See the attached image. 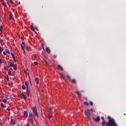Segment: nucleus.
I'll return each mask as SVG.
<instances>
[{
    "mask_svg": "<svg viewBox=\"0 0 126 126\" xmlns=\"http://www.w3.org/2000/svg\"><path fill=\"white\" fill-rule=\"evenodd\" d=\"M25 48H26V50H27V51H28L29 52H30V51H31V48H30V47L29 46H27L25 45Z\"/></svg>",
    "mask_w": 126,
    "mask_h": 126,
    "instance_id": "nucleus-10",
    "label": "nucleus"
},
{
    "mask_svg": "<svg viewBox=\"0 0 126 126\" xmlns=\"http://www.w3.org/2000/svg\"><path fill=\"white\" fill-rule=\"evenodd\" d=\"M32 126H35V125H33Z\"/></svg>",
    "mask_w": 126,
    "mask_h": 126,
    "instance_id": "nucleus-57",
    "label": "nucleus"
},
{
    "mask_svg": "<svg viewBox=\"0 0 126 126\" xmlns=\"http://www.w3.org/2000/svg\"><path fill=\"white\" fill-rule=\"evenodd\" d=\"M107 123H106V122L105 121H103L102 122V125L103 126H104L105 125L106 126V124H107Z\"/></svg>",
    "mask_w": 126,
    "mask_h": 126,
    "instance_id": "nucleus-24",
    "label": "nucleus"
},
{
    "mask_svg": "<svg viewBox=\"0 0 126 126\" xmlns=\"http://www.w3.org/2000/svg\"><path fill=\"white\" fill-rule=\"evenodd\" d=\"M84 113L85 116H86L88 119H90V116H91V114L90 113V110H85Z\"/></svg>",
    "mask_w": 126,
    "mask_h": 126,
    "instance_id": "nucleus-3",
    "label": "nucleus"
},
{
    "mask_svg": "<svg viewBox=\"0 0 126 126\" xmlns=\"http://www.w3.org/2000/svg\"><path fill=\"white\" fill-rule=\"evenodd\" d=\"M57 69L59 70H63V67L61 65H58Z\"/></svg>",
    "mask_w": 126,
    "mask_h": 126,
    "instance_id": "nucleus-11",
    "label": "nucleus"
},
{
    "mask_svg": "<svg viewBox=\"0 0 126 126\" xmlns=\"http://www.w3.org/2000/svg\"><path fill=\"white\" fill-rule=\"evenodd\" d=\"M26 91H27V94L28 96H29V95H30V89H29V88H26Z\"/></svg>",
    "mask_w": 126,
    "mask_h": 126,
    "instance_id": "nucleus-8",
    "label": "nucleus"
},
{
    "mask_svg": "<svg viewBox=\"0 0 126 126\" xmlns=\"http://www.w3.org/2000/svg\"><path fill=\"white\" fill-rule=\"evenodd\" d=\"M53 62H54V63L55 62V61L54 60H53Z\"/></svg>",
    "mask_w": 126,
    "mask_h": 126,
    "instance_id": "nucleus-55",
    "label": "nucleus"
},
{
    "mask_svg": "<svg viewBox=\"0 0 126 126\" xmlns=\"http://www.w3.org/2000/svg\"><path fill=\"white\" fill-rule=\"evenodd\" d=\"M22 89H23V90H26V88L25 87V85H23L22 86Z\"/></svg>",
    "mask_w": 126,
    "mask_h": 126,
    "instance_id": "nucleus-23",
    "label": "nucleus"
},
{
    "mask_svg": "<svg viewBox=\"0 0 126 126\" xmlns=\"http://www.w3.org/2000/svg\"><path fill=\"white\" fill-rule=\"evenodd\" d=\"M90 105L91 106H93V102L92 101H90Z\"/></svg>",
    "mask_w": 126,
    "mask_h": 126,
    "instance_id": "nucleus-41",
    "label": "nucleus"
},
{
    "mask_svg": "<svg viewBox=\"0 0 126 126\" xmlns=\"http://www.w3.org/2000/svg\"><path fill=\"white\" fill-rule=\"evenodd\" d=\"M3 55H4V56L6 55V53H5V52H3Z\"/></svg>",
    "mask_w": 126,
    "mask_h": 126,
    "instance_id": "nucleus-48",
    "label": "nucleus"
},
{
    "mask_svg": "<svg viewBox=\"0 0 126 126\" xmlns=\"http://www.w3.org/2000/svg\"><path fill=\"white\" fill-rule=\"evenodd\" d=\"M19 98H21V99H24V100H26V99H27V96L25 95L23 93H21L19 95Z\"/></svg>",
    "mask_w": 126,
    "mask_h": 126,
    "instance_id": "nucleus-4",
    "label": "nucleus"
},
{
    "mask_svg": "<svg viewBox=\"0 0 126 126\" xmlns=\"http://www.w3.org/2000/svg\"><path fill=\"white\" fill-rule=\"evenodd\" d=\"M14 63L12 62H10V64H9V66H11V67H12L14 66Z\"/></svg>",
    "mask_w": 126,
    "mask_h": 126,
    "instance_id": "nucleus-19",
    "label": "nucleus"
},
{
    "mask_svg": "<svg viewBox=\"0 0 126 126\" xmlns=\"http://www.w3.org/2000/svg\"><path fill=\"white\" fill-rule=\"evenodd\" d=\"M0 31H2V26L0 27Z\"/></svg>",
    "mask_w": 126,
    "mask_h": 126,
    "instance_id": "nucleus-43",
    "label": "nucleus"
},
{
    "mask_svg": "<svg viewBox=\"0 0 126 126\" xmlns=\"http://www.w3.org/2000/svg\"><path fill=\"white\" fill-rule=\"evenodd\" d=\"M7 111H10V109L9 108H7Z\"/></svg>",
    "mask_w": 126,
    "mask_h": 126,
    "instance_id": "nucleus-51",
    "label": "nucleus"
},
{
    "mask_svg": "<svg viewBox=\"0 0 126 126\" xmlns=\"http://www.w3.org/2000/svg\"><path fill=\"white\" fill-rule=\"evenodd\" d=\"M35 81H36V84L38 85V84H39V78H36Z\"/></svg>",
    "mask_w": 126,
    "mask_h": 126,
    "instance_id": "nucleus-20",
    "label": "nucleus"
},
{
    "mask_svg": "<svg viewBox=\"0 0 126 126\" xmlns=\"http://www.w3.org/2000/svg\"><path fill=\"white\" fill-rule=\"evenodd\" d=\"M25 85L26 86V88H29V83L28 81H26Z\"/></svg>",
    "mask_w": 126,
    "mask_h": 126,
    "instance_id": "nucleus-16",
    "label": "nucleus"
},
{
    "mask_svg": "<svg viewBox=\"0 0 126 126\" xmlns=\"http://www.w3.org/2000/svg\"><path fill=\"white\" fill-rule=\"evenodd\" d=\"M33 63H34V64H35V65H38V62H34Z\"/></svg>",
    "mask_w": 126,
    "mask_h": 126,
    "instance_id": "nucleus-37",
    "label": "nucleus"
},
{
    "mask_svg": "<svg viewBox=\"0 0 126 126\" xmlns=\"http://www.w3.org/2000/svg\"><path fill=\"white\" fill-rule=\"evenodd\" d=\"M24 116L25 118H28V112L27 111H24Z\"/></svg>",
    "mask_w": 126,
    "mask_h": 126,
    "instance_id": "nucleus-7",
    "label": "nucleus"
},
{
    "mask_svg": "<svg viewBox=\"0 0 126 126\" xmlns=\"http://www.w3.org/2000/svg\"><path fill=\"white\" fill-rule=\"evenodd\" d=\"M13 60H14L15 63H16V59H15V58H13Z\"/></svg>",
    "mask_w": 126,
    "mask_h": 126,
    "instance_id": "nucleus-46",
    "label": "nucleus"
},
{
    "mask_svg": "<svg viewBox=\"0 0 126 126\" xmlns=\"http://www.w3.org/2000/svg\"><path fill=\"white\" fill-rule=\"evenodd\" d=\"M0 63H2V61H1V59H0Z\"/></svg>",
    "mask_w": 126,
    "mask_h": 126,
    "instance_id": "nucleus-50",
    "label": "nucleus"
},
{
    "mask_svg": "<svg viewBox=\"0 0 126 126\" xmlns=\"http://www.w3.org/2000/svg\"><path fill=\"white\" fill-rule=\"evenodd\" d=\"M3 51V48L0 47V54H1V52Z\"/></svg>",
    "mask_w": 126,
    "mask_h": 126,
    "instance_id": "nucleus-26",
    "label": "nucleus"
},
{
    "mask_svg": "<svg viewBox=\"0 0 126 126\" xmlns=\"http://www.w3.org/2000/svg\"><path fill=\"white\" fill-rule=\"evenodd\" d=\"M76 93L79 97H81V94L80 93V92L79 91H77Z\"/></svg>",
    "mask_w": 126,
    "mask_h": 126,
    "instance_id": "nucleus-21",
    "label": "nucleus"
},
{
    "mask_svg": "<svg viewBox=\"0 0 126 126\" xmlns=\"http://www.w3.org/2000/svg\"><path fill=\"white\" fill-rule=\"evenodd\" d=\"M29 118H31V119H33L32 118L33 113H32V112H29Z\"/></svg>",
    "mask_w": 126,
    "mask_h": 126,
    "instance_id": "nucleus-13",
    "label": "nucleus"
},
{
    "mask_svg": "<svg viewBox=\"0 0 126 126\" xmlns=\"http://www.w3.org/2000/svg\"><path fill=\"white\" fill-rule=\"evenodd\" d=\"M32 110L36 117H39V114H38V110H37V107L36 106L32 107Z\"/></svg>",
    "mask_w": 126,
    "mask_h": 126,
    "instance_id": "nucleus-2",
    "label": "nucleus"
},
{
    "mask_svg": "<svg viewBox=\"0 0 126 126\" xmlns=\"http://www.w3.org/2000/svg\"><path fill=\"white\" fill-rule=\"evenodd\" d=\"M34 29H35V30H38V28H35Z\"/></svg>",
    "mask_w": 126,
    "mask_h": 126,
    "instance_id": "nucleus-53",
    "label": "nucleus"
},
{
    "mask_svg": "<svg viewBox=\"0 0 126 126\" xmlns=\"http://www.w3.org/2000/svg\"><path fill=\"white\" fill-rule=\"evenodd\" d=\"M53 59H56L57 58V55H52Z\"/></svg>",
    "mask_w": 126,
    "mask_h": 126,
    "instance_id": "nucleus-29",
    "label": "nucleus"
},
{
    "mask_svg": "<svg viewBox=\"0 0 126 126\" xmlns=\"http://www.w3.org/2000/svg\"><path fill=\"white\" fill-rule=\"evenodd\" d=\"M0 106H1V108H4V105H3V103H0Z\"/></svg>",
    "mask_w": 126,
    "mask_h": 126,
    "instance_id": "nucleus-30",
    "label": "nucleus"
},
{
    "mask_svg": "<svg viewBox=\"0 0 126 126\" xmlns=\"http://www.w3.org/2000/svg\"><path fill=\"white\" fill-rule=\"evenodd\" d=\"M107 118L109 120L106 124V126H118L115 119L111 118L110 116H108Z\"/></svg>",
    "mask_w": 126,
    "mask_h": 126,
    "instance_id": "nucleus-1",
    "label": "nucleus"
},
{
    "mask_svg": "<svg viewBox=\"0 0 126 126\" xmlns=\"http://www.w3.org/2000/svg\"><path fill=\"white\" fill-rule=\"evenodd\" d=\"M12 67H13V69L14 70H16L17 69V65L16 64H14V66H13Z\"/></svg>",
    "mask_w": 126,
    "mask_h": 126,
    "instance_id": "nucleus-14",
    "label": "nucleus"
},
{
    "mask_svg": "<svg viewBox=\"0 0 126 126\" xmlns=\"http://www.w3.org/2000/svg\"><path fill=\"white\" fill-rule=\"evenodd\" d=\"M41 47H42V49L43 50V51H45V48H44V44H42Z\"/></svg>",
    "mask_w": 126,
    "mask_h": 126,
    "instance_id": "nucleus-39",
    "label": "nucleus"
},
{
    "mask_svg": "<svg viewBox=\"0 0 126 126\" xmlns=\"http://www.w3.org/2000/svg\"><path fill=\"white\" fill-rule=\"evenodd\" d=\"M0 22H1V19L0 18Z\"/></svg>",
    "mask_w": 126,
    "mask_h": 126,
    "instance_id": "nucleus-54",
    "label": "nucleus"
},
{
    "mask_svg": "<svg viewBox=\"0 0 126 126\" xmlns=\"http://www.w3.org/2000/svg\"><path fill=\"white\" fill-rule=\"evenodd\" d=\"M10 0V2L12 4V5H13L14 4V2H13V1H12V0Z\"/></svg>",
    "mask_w": 126,
    "mask_h": 126,
    "instance_id": "nucleus-31",
    "label": "nucleus"
},
{
    "mask_svg": "<svg viewBox=\"0 0 126 126\" xmlns=\"http://www.w3.org/2000/svg\"><path fill=\"white\" fill-rule=\"evenodd\" d=\"M7 100H8V99L7 98Z\"/></svg>",
    "mask_w": 126,
    "mask_h": 126,
    "instance_id": "nucleus-56",
    "label": "nucleus"
},
{
    "mask_svg": "<svg viewBox=\"0 0 126 126\" xmlns=\"http://www.w3.org/2000/svg\"><path fill=\"white\" fill-rule=\"evenodd\" d=\"M30 121L32 125H33V124H34V122L33 121V118H30Z\"/></svg>",
    "mask_w": 126,
    "mask_h": 126,
    "instance_id": "nucleus-28",
    "label": "nucleus"
},
{
    "mask_svg": "<svg viewBox=\"0 0 126 126\" xmlns=\"http://www.w3.org/2000/svg\"><path fill=\"white\" fill-rule=\"evenodd\" d=\"M52 117H53V116H52V115H49V116H48V119H52Z\"/></svg>",
    "mask_w": 126,
    "mask_h": 126,
    "instance_id": "nucleus-45",
    "label": "nucleus"
},
{
    "mask_svg": "<svg viewBox=\"0 0 126 126\" xmlns=\"http://www.w3.org/2000/svg\"><path fill=\"white\" fill-rule=\"evenodd\" d=\"M8 75H10V76H11L12 75V74H11V72H10V71L8 72Z\"/></svg>",
    "mask_w": 126,
    "mask_h": 126,
    "instance_id": "nucleus-34",
    "label": "nucleus"
},
{
    "mask_svg": "<svg viewBox=\"0 0 126 126\" xmlns=\"http://www.w3.org/2000/svg\"><path fill=\"white\" fill-rule=\"evenodd\" d=\"M1 4H2V5H3V6L5 7V3H4V0H1Z\"/></svg>",
    "mask_w": 126,
    "mask_h": 126,
    "instance_id": "nucleus-17",
    "label": "nucleus"
},
{
    "mask_svg": "<svg viewBox=\"0 0 126 126\" xmlns=\"http://www.w3.org/2000/svg\"><path fill=\"white\" fill-rule=\"evenodd\" d=\"M31 29L32 31L35 32V29L33 27V26H31Z\"/></svg>",
    "mask_w": 126,
    "mask_h": 126,
    "instance_id": "nucleus-25",
    "label": "nucleus"
},
{
    "mask_svg": "<svg viewBox=\"0 0 126 126\" xmlns=\"http://www.w3.org/2000/svg\"><path fill=\"white\" fill-rule=\"evenodd\" d=\"M21 47L22 50L24 52V54L25 55L26 52H25V50H24V48H25V43H24V42H22V44H21Z\"/></svg>",
    "mask_w": 126,
    "mask_h": 126,
    "instance_id": "nucleus-5",
    "label": "nucleus"
},
{
    "mask_svg": "<svg viewBox=\"0 0 126 126\" xmlns=\"http://www.w3.org/2000/svg\"><path fill=\"white\" fill-rule=\"evenodd\" d=\"M46 52L48 53V54H50L51 53V50H50V48L48 47H46L45 49Z\"/></svg>",
    "mask_w": 126,
    "mask_h": 126,
    "instance_id": "nucleus-12",
    "label": "nucleus"
},
{
    "mask_svg": "<svg viewBox=\"0 0 126 126\" xmlns=\"http://www.w3.org/2000/svg\"><path fill=\"white\" fill-rule=\"evenodd\" d=\"M43 61H44V63H46V64H48V62L46 60H44Z\"/></svg>",
    "mask_w": 126,
    "mask_h": 126,
    "instance_id": "nucleus-44",
    "label": "nucleus"
},
{
    "mask_svg": "<svg viewBox=\"0 0 126 126\" xmlns=\"http://www.w3.org/2000/svg\"><path fill=\"white\" fill-rule=\"evenodd\" d=\"M60 78L61 79H63L64 80H66V79L65 78V76H63V75L62 74L60 76Z\"/></svg>",
    "mask_w": 126,
    "mask_h": 126,
    "instance_id": "nucleus-15",
    "label": "nucleus"
},
{
    "mask_svg": "<svg viewBox=\"0 0 126 126\" xmlns=\"http://www.w3.org/2000/svg\"><path fill=\"white\" fill-rule=\"evenodd\" d=\"M5 52L6 53V54H9V50L5 49Z\"/></svg>",
    "mask_w": 126,
    "mask_h": 126,
    "instance_id": "nucleus-32",
    "label": "nucleus"
},
{
    "mask_svg": "<svg viewBox=\"0 0 126 126\" xmlns=\"http://www.w3.org/2000/svg\"><path fill=\"white\" fill-rule=\"evenodd\" d=\"M2 102H3V103H6L7 100L6 99H3L2 100Z\"/></svg>",
    "mask_w": 126,
    "mask_h": 126,
    "instance_id": "nucleus-38",
    "label": "nucleus"
},
{
    "mask_svg": "<svg viewBox=\"0 0 126 126\" xmlns=\"http://www.w3.org/2000/svg\"><path fill=\"white\" fill-rule=\"evenodd\" d=\"M84 104L86 105V106H89V103H88V102H87L86 101H85L84 102Z\"/></svg>",
    "mask_w": 126,
    "mask_h": 126,
    "instance_id": "nucleus-33",
    "label": "nucleus"
},
{
    "mask_svg": "<svg viewBox=\"0 0 126 126\" xmlns=\"http://www.w3.org/2000/svg\"><path fill=\"white\" fill-rule=\"evenodd\" d=\"M101 120H103V121H104V117H101Z\"/></svg>",
    "mask_w": 126,
    "mask_h": 126,
    "instance_id": "nucleus-52",
    "label": "nucleus"
},
{
    "mask_svg": "<svg viewBox=\"0 0 126 126\" xmlns=\"http://www.w3.org/2000/svg\"><path fill=\"white\" fill-rule=\"evenodd\" d=\"M52 110H53V108L50 107L49 108V111L50 112V113L52 112Z\"/></svg>",
    "mask_w": 126,
    "mask_h": 126,
    "instance_id": "nucleus-36",
    "label": "nucleus"
},
{
    "mask_svg": "<svg viewBox=\"0 0 126 126\" xmlns=\"http://www.w3.org/2000/svg\"><path fill=\"white\" fill-rule=\"evenodd\" d=\"M9 16L10 19H11V18H12V17L13 16V15H12V13L11 12H9Z\"/></svg>",
    "mask_w": 126,
    "mask_h": 126,
    "instance_id": "nucleus-18",
    "label": "nucleus"
},
{
    "mask_svg": "<svg viewBox=\"0 0 126 126\" xmlns=\"http://www.w3.org/2000/svg\"><path fill=\"white\" fill-rule=\"evenodd\" d=\"M94 120L95 123H99V122H100V117L97 116L96 118H94Z\"/></svg>",
    "mask_w": 126,
    "mask_h": 126,
    "instance_id": "nucleus-6",
    "label": "nucleus"
},
{
    "mask_svg": "<svg viewBox=\"0 0 126 126\" xmlns=\"http://www.w3.org/2000/svg\"><path fill=\"white\" fill-rule=\"evenodd\" d=\"M10 122H11V123L12 124V125H13V126H14L16 124V121H15V120L11 119Z\"/></svg>",
    "mask_w": 126,
    "mask_h": 126,
    "instance_id": "nucleus-9",
    "label": "nucleus"
},
{
    "mask_svg": "<svg viewBox=\"0 0 126 126\" xmlns=\"http://www.w3.org/2000/svg\"><path fill=\"white\" fill-rule=\"evenodd\" d=\"M11 56L13 59H14L15 57H14V55L13 54V53H11Z\"/></svg>",
    "mask_w": 126,
    "mask_h": 126,
    "instance_id": "nucleus-42",
    "label": "nucleus"
},
{
    "mask_svg": "<svg viewBox=\"0 0 126 126\" xmlns=\"http://www.w3.org/2000/svg\"><path fill=\"white\" fill-rule=\"evenodd\" d=\"M71 82L72 83H76V81L75 80V79H71Z\"/></svg>",
    "mask_w": 126,
    "mask_h": 126,
    "instance_id": "nucleus-27",
    "label": "nucleus"
},
{
    "mask_svg": "<svg viewBox=\"0 0 126 126\" xmlns=\"http://www.w3.org/2000/svg\"><path fill=\"white\" fill-rule=\"evenodd\" d=\"M1 41H2L1 38L0 37V43H1Z\"/></svg>",
    "mask_w": 126,
    "mask_h": 126,
    "instance_id": "nucleus-49",
    "label": "nucleus"
},
{
    "mask_svg": "<svg viewBox=\"0 0 126 126\" xmlns=\"http://www.w3.org/2000/svg\"><path fill=\"white\" fill-rule=\"evenodd\" d=\"M5 79L7 80V81H9V78H8V75H5Z\"/></svg>",
    "mask_w": 126,
    "mask_h": 126,
    "instance_id": "nucleus-22",
    "label": "nucleus"
},
{
    "mask_svg": "<svg viewBox=\"0 0 126 126\" xmlns=\"http://www.w3.org/2000/svg\"><path fill=\"white\" fill-rule=\"evenodd\" d=\"M26 75H28L29 78L30 77H29V73L26 72Z\"/></svg>",
    "mask_w": 126,
    "mask_h": 126,
    "instance_id": "nucleus-47",
    "label": "nucleus"
},
{
    "mask_svg": "<svg viewBox=\"0 0 126 126\" xmlns=\"http://www.w3.org/2000/svg\"><path fill=\"white\" fill-rule=\"evenodd\" d=\"M29 79H30L29 80L31 86H32V83L31 82V79H30V77H29Z\"/></svg>",
    "mask_w": 126,
    "mask_h": 126,
    "instance_id": "nucleus-40",
    "label": "nucleus"
},
{
    "mask_svg": "<svg viewBox=\"0 0 126 126\" xmlns=\"http://www.w3.org/2000/svg\"><path fill=\"white\" fill-rule=\"evenodd\" d=\"M67 78H68V79H69V80H71V78H70V76H69V75H67Z\"/></svg>",
    "mask_w": 126,
    "mask_h": 126,
    "instance_id": "nucleus-35",
    "label": "nucleus"
}]
</instances>
